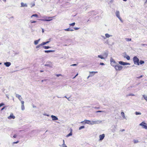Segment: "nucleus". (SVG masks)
Here are the masks:
<instances>
[{"instance_id": "f257e3e1", "label": "nucleus", "mask_w": 147, "mask_h": 147, "mask_svg": "<svg viewBox=\"0 0 147 147\" xmlns=\"http://www.w3.org/2000/svg\"><path fill=\"white\" fill-rule=\"evenodd\" d=\"M102 121L100 120H96L94 121H90V125H92L96 124H99L101 123Z\"/></svg>"}, {"instance_id": "f03ea898", "label": "nucleus", "mask_w": 147, "mask_h": 147, "mask_svg": "<svg viewBox=\"0 0 147 147\" xmlns=\"http://www.w3.org/2000/svg\"><path fill=\"white\" fill-rule=\"evenodd\" d=\"M133 60L135 64L138 65H139V60L136 56H135L133 57Z\"/></svg>"}, {"instance_id": "7ed1b4c3", "label": "nucleus", "mask_w": 147, "mask_h": 147, "mask_svg": "<svg viewBox=\"0 0 147 147\" xmlns=\"http://www.w3.org/2000/svg\"><path fill=\"white\" fill-rule=\"evenodd\" d=\"M114 67L116 71H121L123 68V66L119 65L118 64L115 65Z\"/></svg>"}, {"instance_id": "20e7f679", "label": "nucleus", "mask_w": 147, "mask_h": 147, "mask_svg": "<svg viewBox=\"0 0 147 147\" xmlns=\"http://www.w3.org/2000/svg\"><path fill=\"white\" fill-rule=\"evenodd\" d=\"M110 61L111 65L114 67L117 64L115 61L112 58H111Z\"/></svg>"}, {"instance_id": "39448f33", "label": "nucleus", "mask_w": 147, "mask_h": 147, "mask_svg": "<svg viewBox=\"0 0 147 147\" xmlns=\"http://www.w3.org/2000/svg\"><path fill=\"white\" fill-rule=\"evenodd\" d=\"M139 125L142 126V128L147 129V124L144 121L142 122L141 123L139 124Z\"/></svg>"}, {"instance_id": "423d86ee", "label": "nucleus", "mask_w": 147, "mask_h": 147, "mask_svg": "<svg viewBox=\"0 0 147 147\" xmlns=\"http://www.w3.org/2000/svg\"><path fill=\"white\" fill-rule=\"evenodd\" d=\"M115 14L117 17L119 18V19L122 22H123V21L120 16V13L119 11L118 10L116 11L115 13Z\"/></svg>"}, {"instance_id": "0eeeda50", "label": "nucleus", "mask_w": 147, "mask_h": 147, "mask_svg": "<svg viewBox=\"0 0 147 147\" xmlns=\"http://www.w3.org/2000/svg\"><path fill=\"white\" fill-rule=\"evenodd\" d=\"M53 17H48L46 18H47L48 19H40L39 20L43 21H49L52 20V19L51 18Z\"/></svg>"}, {"instance_id": "6e6552de", "label": "nucleus", "mask_w": 147, "mask_h": 147, "mask_svg": "<svg viewBox=\"0 0 147 147\" xmlns=\"http://www.w3.org/2000/svg\"><path fill=\"white\" fill-rule=\"evenodd\" d=\"M119 63L122 65H130V64L129 63H126L123 62L122 61H119Z\"/></svg>"}, {"instance_id": "1a4fd4ad", "label": "nucleus", "mask_w": 147, "mask_h": 147, "mask_svg": "<svg viewBox=\"0 0 147 147\" xmlns=\"http://www.w3.org/2000/svg\"><path fill=\"white\" fill-rule=\"evenodd\" d=\"M15 118V116L13 115V114L12 113H11L10 116L7 117V118L9 119H14Z\"/></svg>"}, {"instance_id": "9d476101", "label": "nucleus", "mask_w": 147, "mask_h": 147, "mask_svg": "<svg viewBox=\"0 0 147 147\" xmlns=\"http://www.w3.org/2000/svg\"><path fill=\"white\" fill-rule=\"evenodd\" d=\"M105 135L104 134H102L99 136V141H101L104 138Z\"/></svg>"}, {"instance_id": "9b49d317", "label": "nucleus", "mask_w": 147, "mask_h": 147, "mask_svg": "<svg viewBox=\"0 0 147 147\" xmlns=\"http://www.w3.org/2000/svg\"><path fill=\"white\" fill-rule=\"evenodd\" d=\"M21 110L22 111H24L25 110V107H24V101H21Z\"/></svg>"}, {"instance_id": "f8f14e48", "label": "nucleus", "mask_w": 147, "mask_h": 147, "mask_svg": "<svg viewBox=\"0 0 147 147\" xmlns=\"http://www.w3.org/2000/svg\"><path fill=\"white\" fill-rule=\"evenodd\" d=\"M21 6L20 7H28V4L26 3H24L23 2H22L21 3Z\"/></svg>"}, {"instance_id": "ddd939ff", "label": "nucleus", "mask_w": 147, "mask_h": 147, "mask_svg": "<svg viewBox=\"0 0 147 147\" xmlns=\"http://www.w3.org/2000/svg\"><path fill=\"white\" fill-rule=\"evenodd\" d=\"M51 117L52 118L53 121H56L58 119V118L54 115H51Z\"/></svg>"}, {"instance_id": "4468645a", "label": "nucleus", "mask_w": 147, "mask_h": 147, "mask_svg": "<svg viewBox=\"0 0 147 147\" xmlns=\"http://www.w3.org/2000/svg\"><path fill=\"white\" fill-rule=\"evenodd\" d=\"M16 97L18 98L19 100L21 102V101H23V100H22V98L21 97V96L18 94H16Z\"/></svg>"}, {"instance_id": "2eb2a0df", "label": "nucleus", "mask_w": 147, "mask_h": 147, "mask_svg": "<svg viewBox=\"0 0 147 147\" xmlns=\"http://www.w3.org/2000/svg\"><path fill=\"white\" fill-rule=\"evenodd\" d=\"M90 75L92 77L94 75L98 73L97 71H89Z\"/></svg>"}, {"instance_id": "dca6fc26", "label": "nucleus", "mask_w": 147, "mask_h": 147, "mask_svg": "<svg viewBox=\"0 0 147 147\" xmlns=\"http://www.w3.org/2000/svg\"><path fill=\"white\" fill-rule=\"evenodd\" d=\"M121 114L123 119L127 120V119L124 113L123 112H121Z\"/></svg>"}, {"instance_id": "f3484780", "label": "nucleus", "mask_w": 147, "mask_h": 147, "mask_svg": "<svg viewBox=\"0 0 147 147\" xmlns=\"http://www.w3.org/2000/svg\"><path fill=\"white\" fill-rule=\"evenodd\" d=\"M4 65L7 67L11 65V63L10 62H7L4 63Z\"/></svg>"}, {"instance_id": "a211bd4d", "label": "nucleus", "mask_w": 147, "mask_h": 147, "mask_svg": "<svg viewBox=\"0 0 147 147\" xmlns=\"http://www.w3.org/2000/svg\"><path fill=\"white\" fill-rule=\"evenodd\" d=\"M45 66H47L50 67H51V62H49L48 64H45Z\"/></svg>"}, {"instance_id": "6ab92c4d", "label": "nucleus", "mask_w": 147, "mask_h": 147, "mask_svg": "<svg viewBox=\"0 0 147 147\" xmlns=\"http://www.w3.org/2000/svg\"><path fill=\"white\" fill-rule=\"evenodd\" d=\"M123 57L124 58H126L127 60H129L130 59V57L129 56L127 55L126 54H125L123 56Z\"/></svg>"}, {"instance_id": "aec40b11", "label": "nucleus", "mask_w": 147, "mask_h": 147, "mask_svg": "<svg viewBox=\"0 0 147 147\" xmlns=\"http://www.w3.org/2000/svg\"><path fill=\"white\" fill-rule=\"evenodd\" d=\"M40 40V39H39L38 40H35L34 42V43L35 45H37L39 43V42Z\"/></svg>"}, {"instance_id": "412c9836", "label": "nucleus", "mask_w": 147, "mask_h": 147, "mask_svg": "<svg viewBox=\"0 0 147 147\" xmlns=\"http://www.w3.org/2000/svg\"><path fill=\"white\" fill-rule=\"evenodd\" d=\"M84 123H85L90 125V121L88 120H84Z\"/></svg>"}, {"instance_id": "4be33fe9", "label": "nucleus", "mask_w": 147, "mask_h": 147, "mask_svg": "<svg viewBox=\"0 0 147 147\" xmlns=\"http://www.w3.org/2000/svg\"><path fill=\"white\" fill-rule=\"evenodd\" d=\"M97 57L99 58H100L101 59H104L105 58V57H104L103 56H102V55H99Z\"/></svg>"}, {"instance_id": "5701e85b", "label": "nucleus", "mask_w": 147, "mask_h": 147, "mask_svg": "<svg viewBox=\"0 0 147 147\" xmlns=\"http://www.w3.org/2000/svg\"><path fill=\"white\" fill-rule=\"evenodd\" d=\"M105 35L106 38H109L110 37H112V35H110L108 33H106V34H105Z\"/></svg>"}, {"instance_id": "b1692460", "label": "nucleus", "mask_w": 147, "mask_h": 147, "mask_svg": "<svg viewBox=\"0 0 147 147\" xmlns=\"http://www.w3.org/2000/svg\"><path fill=\"white\" fill-rule=\"evenodd\" d=\"M142 97L147 102V95H142Z\"/></svg>"}, {"instance_id": "393cba45", "label": "nucleus", "mask_w": 147, "mask_h": 147, "mask_svg": "<svg viewBox=\"0 0 147 147\" xmlns=\"http://www.w3.org/2000/svg\"><path fill=\"white\" fill-rule=\"evenodd\" d=\"M55 51V50H45V52L46 53H48L49 52H54Z\"/></svg>"}, {"instance_id": "a878e982", "label": "nucleus", "mask_w": 147, "mask_h": 147, "mask_svg": "<svg viewBox=\"0 0 147 147\" xmlns=\"http://www.w3.org/2000/svg\"><path fill=\"white\" fill-rule=\"evenodd\" d=\"M30 5L31 7H32L35 5V3L34 2H32L30 3Z\"/></svg>"}, {"instance_id": "bb28decb", "label": "nucleus", "mask_w": 147, "mask_h": 147, "mask_svg": "<svg viewBox=\"0 0 147 147\" xmlns=\"http://www.w3.org/2000/svg\"><path fill=\"white\" fill-rule=\"evenodd\" d=\"M42 46V43H41L40 44L38 45L36 47V49H38V48H40Z\"/></svg>"}, {"instance_id": "cd10ccee", "label": "nucleus", "mask_w": 147, "mask_h": 147, "mask_svg": "<svg viewBox=\"0 0 147 147\" xmlns=\"http://www.w3.org/2000/svg\"><path fill=\"white\" fill-rule=\"evenodd\" d=\"M49 42V41H47L45 42H43L42 43V46L46 45Z\"/></svg>"}, {"instance_id": "c85d7f7f", "label": "nucleus", "mask_w": 147, "mask_h": 147, "mask_svg": "<svg viewBox=\"0 0 147 147\" xmlns=\"http://www.w3.org/2000/svg\"><path fill=\"white\" fill-rule=\"evenodd\" d=\"M72 132L71 130L69 134H68L66 136V137H68L70 136H71L72 135Z\"/></svg>"}, {"instance_id": "c756f323", "label": "nucleus", "mask_w": 147, "mask_h": 147, "mask_svg": "<svg viewBox=\"0 0 147 147\" xmlns=\"http://www.w3.org/2000/svg\"><path fill=\"white\" fill-rule=\"evenodd\" d=\"M43 48L45 49H48L49 48H51V47L49 46H44L43 47Z\"/></svg>"}, {"instance_id": "7c9ffc66", "label": "nucleus", "mask_w": 147, "mask_h": 147, "mask_svg": "<svg viewBox=\"0 0 147 147\" xmlns=\"http://www.w3.org/2000/svg\"><path fill=\"white\" fill-rule=\"evenodd\" d=\"M135 114L136 115H140L141 114V113L140 112H138L136 111L135 112Z\"/></svg>"}, {"instance_id": "2f4dec72", "label": "nucleus", "mask_w": 147, "mask_h": 147, "mask_svg": "<svg viewBox=\"0 0 147 147\" xmlns=\"http://www.w3.org/2000/svg\"><path fill=\"white\" fill-rule=\"evenodd\" d=\"M125 40L127 41H130L131 40V38H125Z\"/></svg>"}, {"instance_id": "473e14b6", "label": "nucleus", "mask_w": 147, "mask_h": 147, "mask_svg": "<svg viewBox=\"0 0 147 147\" xmlns=\"http://www.w3.org/2000/svg\"><path fill=\"white\" fill-rule=\"evenodd\" d=\"M133 141L134 144L137 143L139 142V141L138 140H134Z\"/></svg>"}, {"instance_id": "72a5a7b5", "label": "nucleus", "mask_w": 147, "mask_h": 147, "mask_svg": "<svg viewBox=\"0 0 147 147\" xmlns=\"http://www.w3.org/2000/svg\"><path fill=\"white\" fill-rule=\"evenodd\" d=\"M38 17V16L37 14H33L31 16V18L32 17Z\"/></svg>"}, {"instance_id": "f704fd0d", "label": "nucleus", "mask_w": 147, "mask_h": 147, "mask_svg": "<svg viewBox=\"0 0 147 147\" xmlns=\"http://www.w3.org/2000/svg\"><path fill=\"white\" fill-rule=\"evenodd\" d=\"M75 22L73 23H72L69 24V25L70 26H74L75 25Z\"/></svg>"}, {"instance_id": "c9c22d12", "label": "nucleus", "mask_w": 147, "mask_h": 147, "mask_svg": "<svg viewBox=\"0 0 147 147\" xmlns=\"http://www.w3.org/2000/svg\"><path fill=\"white\" fill-rule=\"evenodd\" d=\"M84 127H84V126H80V127H79V130H81V129H82L84 128Z\"/></svg>"}, {"instance_id": "e433bc0d", "label": "nucleus", "mask_w": 147, "mask_h": 147, "mask_svg": "<svg viewBox=\"0 0 147 147\" xmlns=\"http://www.w3.org/2000/svg\"><path fill=\"white\" fill-rule=\"evenodd\" d=\"M144 61L142 60H140V64H144Z\"/></svg>"}, {"instance_id": "4c0bfd02", "label": "nucleus", "mask_w": 147, "mask_h": 147, "mask_svg": "<svg viewBox=\"0 0 147 147\" xmlns=\"http://www.w3.org/2000/svg\"><path fill=\"white\" fill-rule=\"evenodd\" d=\"M61 147H67L66 144H62L60 146Z\"/></svg>"}, {"instance_id": "58836bf2", "label": "nucleus", "mask_w": 147, "mask_h": 147, "mask_svg": "<svg viewBox=\"0 0 147 147\" xmlns=\"http://www.w3.org/2000/svg\"><path fill=\"white\" fill-rule=\"evenodd\" d=\"M96 113H100V112H105V111H97L96 112Z\"/></svg>"}, {"instance_id": "ea45409f", "label": "nucleus", "mask_w": 147, "mask_h": 147, "mask_svg": "<svg viewBox=\"0 0 147 147\" xmlns=\"http://www.w3.org/2000/svg\"><path fill=\"white\" fill-rule=\"evenodd\" d=\"M64 30L65 31H70V29L69 28H68L67 29H64Z\"/></svg>"}, {"instance_id": "a19ab883", "label": "nucleus", "mask_w": 147, "mask_h": 147, "mask_svg": "<svg viewBox=\"0 0 147 147\" xmlns=\"http://www.w3.org/2000/svg\"><path fill=\"white\" fill-rule=\"evenodd\" d=\"M129 96H134L135 95L134 94L131 93L129 94Z\"/></svg>"}, {"instance_id": "79ce46f5", "label": "nucleus", "mask_w": 147, "mask_h": 147, "mask_svg": "<svg viewBox=\"0 0 147 147\" xmlns=\"http://www.w3.org/2000/svg\"><path fill=\"white\" fill-rule=\"evenodd\" d=\"M4 105V104L3 103H1L0 104V107H1Z\"/></svg>"}, {"instance_id": "37998d69", "label": "nucleus", "mask_w": 147, "mask_h": 147, "mask_svg": "<svg viewBox=\"0 0 147 147\" xmlns=\"http://www.w3.org/2000/svg\"><path fill=\"white\" fill-rule=\"evenodd\" d=\"M145 5H147V0H146L144 3Z\"/></svg>"}, {"instance_id": "c03bdc74", "label": "nucleus", "mask_w": 147, "mask_h": 147, "mask_svg": "<svg viewBox=\"0 0 147 147\" xmlns=\"http://www.w3.org/2000/svg\"><path fill=\"white\" fill-rule=\"evenodd\" d=\"M30 22H31V23H36V21H31Z\"/></svg>"}, {"instance_id": "a18cd8bd", "label": "nucleus", "mask_w": 147, "mask_h": 147, "mask_svg": "<svg viewBox=\"0 0 147 147\" xmlns=\"http://www.w3.org/2000/svg\"><path fill=\"white\" fill-rule=\"evenodd\" d=\"M77 65V64H73L71 65V66H76Z\"/></svg>"}, {"instance_id": "49530a36", "label": "nucleus", "mask_w": 147, "mask_h": 147, "mask_svg": "<svg viewBox=\"0 0 147 147\" xmlns=\"http://www.w3.org/2000/svg\"><path fill=\"white\" fill-rule=\"evenodd\" d=\"M79 28H74V29L76 30H78L79 29Z\"/></svg>"}, {"instance_id": "de8ad7c7", "label": "nucleus", "mask_w": 147, "mask_h": 147, "mask_svg": "<svg viewBox=\"0 0 147 147\" xmlns=\"http://www.w3.org/2000/svg\"><path fill=\"white\" fill-rule=\"evenodd\" d=\"M100 64L101 65H105V64H104V63H100Z\"/></svg>"}, {"instance_id": "09e8293b", "label": "nucleus", "mask_w": 147, "mask_h": 147, "mask_svg": "<svg viewBox=\"0 0 147 147\" xmlns=\"http://www.w3.org/2000/svg\"><path fill=\"white\" fill-rule=\"evenodd\" d=\"M61 76V74H58L56 75V76L57 77H59L60 76Z\"/></svg>"}, {"instance_id": "8fccbe9b", "label": "nucleus", "mask_w": 147, "mask_h": 147, "mask_svg": "<svg viewBox=\"0 0 147 147\" xmlns=\"http://www.w3.org/2000/svg\"><path fill=\"white\" fill-rule=\"evenodd\" d=\"M43 115H44L47 116H49V115H47V114L46 113H45V114H43Z\"/></svg>"}, {"instance_id": "3c124183", "label": "nucleus", "mask_w": 147, "mask_h": 147, "mask_svg": "<svg viewBox=\"0 0 147 147\" xmlns=\"http://www.w3.org/2000/svg\"><path fill=\"white\" fill-rule=\"evenodd\" d=\"M18 142H19V141H17L16 142H13V143L14 144H17V143H18Z\"/></svg>"}, {"instance_id": "603ef678", "label": "nucleus", "mask_w": 147, "mask_h": 147, "mask_svg": "<svg viewBox=\"0 0 147 147\" xmlns=\"http://www.w3.org/2000/svg\"><path fill=\"white\" fill-rule=\"evenodd\" d=\"M64 97H65V98H67L68 99V100H69H69H70L69 99V98H67V96H64Z\"/></svg>"}, {"instance_id": "864d4df0", "label": "nucleus", "mask_w": 147, "mask_h": 147, "mask_svg": "<svg viewBox=\"0 0 147 147\" xmlns=\"http://www.w3.org/2000/svg\"><path fill=\"white\" fill-rule=\"evenodd\" d=\"M17 136V135H16L15 134V135H14L13 136V137L14 138H16V137Z\"/></svg>"}, {"instance_id": "5fc2aeb1", "label": "nucleus", "mask_w": 147, "mask_h": 147, "mask_svg": "<svg viewBox=\"0 0 147 147\" xmlns=\"http://www.w3.org/2000/svg\"><path fill=\"white\" fill-rule=\"evenodd\" d=\"M78 73H77V74H76V75H75V76L73 78V79H74L75 78H76V77L77 76H78Z\"/></svg>"}, {"instance_id": "6e6d98bb", "label": "nucleus", "mask_w": 147, "mask_h": 147, "mask_svg": "<svg viewBox=\"0 0 147 147\" xmlns=\"http://www.w3.org/2000/svg\"><path fill=\"white\" fill-rule=\"evenodd\" d=\"M46 80H46V79L44 80H42L41 81V82H44V81H46Z\"/></svg>"}, {"instance_id": "4d7b16f0", "label": "nucleus", "mask_w": 147, "mask_h": 147, "mask_svg": "<svg viewBox=\"0 0 147 147\" xmlns=\"http://www.w3.org/2000/svg\"><path fill=\"white\" fill-rule=\"evenodd\" d=\"M91 76H90V75H89V76H88V77H87V79H88L89 77H91Z\"/></svg>"}, {"instance_id": "13d9d810", "label": "nucleus", "mask_w": 147, "mask_h": 147, "mask_svg": "<svg viewBox=\"0 0 147 147\" xmlns=\"http://www.w3.org/2000/svg\"><path fill=\"white\" fill-rule=\"evenodd\" d=\"M105 54L106 57H107L108 56V54L107 53H106Z\"/></svg>"}, {"instance_id": "bf43d9fd", "label": "nucleus", "mask_w": 147, "mask_h": 147, "mask_svg": "<svg viewBox=\"0 0 147 147\" xmlns=\"http://www.w3.org/2000/svg\"><path fill=\"white\" fill-rule=\"evenodd\" d=\"M102 37L104 39H106V37H105V36H102Z\"/></svg>"}, {"instance_id": "052dcab7", "label": "nucleus", "mask_w": 147, "mask_h": 147, "mask_svg": "<svg viewBox=\"0 0 147 147\" xmlns=\"http://www.w3.org/2000/svg\"><path fill=\"white\" fill-rule=\"evenodd\" d=\"M142 77H143V76L141 75V76H140L138 78H142Z\"/></svg>"}, {"instance_id": "680f3d73", "label": "nucleus", "mask_w": 147, "mask_h": 147, "mask_svg": "<svg viewBox=\"0 0 147 147\" xmlns=\"http://www.w3.org/2000/svg\"><path fill=\"white\" fill-rule=\"evenodd\" d=\"M42 33H44V30L43 28H42Z\"/></svg>"}, {"instance_id": "e2e57ef3", "label": "nucleus", "mask_w": 147, "mask_h": 147, "mask_svg": "<svg viewBox=\"0 0 147 147\" xmlns=\"http://www.w3.org/2000/svg\"><path fill=\"white\" fill-rule=\"evenodd\" d=\"M63 144H65V141H64V140H63Z\"/></svg>"}, {"instance_id": "0e129e2a", "label": "nucleus", "mask_w": 147, "mask_h": 147, "mask_svg": "<svg viewBox=\"0 0 147 147\" xmlns=\"http://www.w3.org/2000/svg\"><path fill=\"white\" fill-rule=\"evenodd\" d=\"M125 131V129H122L121 131Z\"/></svg>"}, {"instance_id": "69168bd1", "label": "nucleus", "mask_w": 147, "mask_h": 147, "mask_svg": "<svg viewBox=\"0 0 147 147\" xmlns=\"http://www.w3.org/2000/svg\"><path fill=\"white\" fill-rule=\"evenodd\" d=\"M4 108H5V107H3V108L1 109V110H3V109H4Z\"/></svg>"}, {"instance_id": "338daca9", "label": "nucleus", "mask_w": 147, "mask_h": 147, "mask_svg": "<svg viewBox=\"0 0 147 147\" xmlns=\"http://www.w3.org/2000/svg\"><path fill=\"white\" fill-rule=\"evenodd\" d=\"M74 31V30L73 29H70V31Z\"/></svg>"}, {"instance_id": "774afa93", "label": "nucleus", "mask_w": 147, "mask_h": 147, "mask_svg": "<svg viewBox=\"0 0 147 147\" xmlns=\"http://www.w3.org/2000/svg\"><path fill=\"white\" fill-rule=\"evenodd\" d=\"M84 122V121H82L81 122V123H83Z\"/></svg>"}]
</instances>
